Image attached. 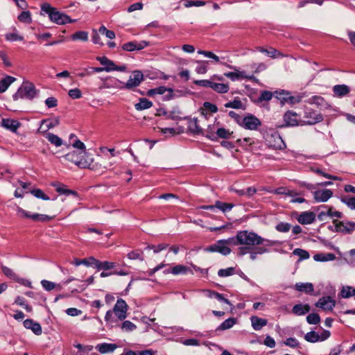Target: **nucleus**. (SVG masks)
<instances>
[{
	"mask_svg": "<svg viewBox=\"0 0 355 355\" xmlns=\"http://www.w3.org/2000/svg\"><path fill=\"white\" fill-rule=\"evenodd\" d=\"M63 158L82 168H89L98 172L103 171L105 168V167H103L101 164L94 163V159L92 155L87 153L86 150H73L66 154Z\"/></svg>",
	"mask_w": 355,
	"mask_h": 355,
	"instance_id": "obj_1",
	"label": "nucleus"
},
{
	"mask_svg": "<svg viewBox=\"0 0 355 355\" xmlns=\"http://www.w3.org/2000/svg\"><path fill=\"white\" fill-rule=\"evenodd\" d=\"M236 239L237 244L251 248L261 245L273 246L277 244V241L262 238L255 232H249L248 230L239 232L236 236Z\"/></svg>",
	"mask_w": 355,
	"mask_h": 355,
	"instance_id": "obj_2",
	"label": "nucleus"
},
{
	"mask_svg": "<svg viewBox=\"0 0 355 355\" xmlns=\"http://www.w3.org/2000/svg\"><path fill=\"white\" fill-rule=\"evenodd\" d=\"M42 10L49 15L51 21L59 25L73 23L77 21L76 19H71L69 16L58 11L55 8L51 7L48 3L42 5Z\"/></svg>",
	"mask_w": 355,
	"mask_h": 355,
	"instance_id": "obj_3",
	"label": "nucleus"
},
{
	"mask_svg": "<svg viewBox=\"0 0 355 355\" xmlns=\"http://www.w3.org/2000/svg\"><path fill=\"white\" fill-rule=\"evenodd\" d=\"M38 91L35 85L31 82H24L18 89L17 92L13 95L14 100L19 98H28L32 100L37 94Z\"/></svg>",
	"mask_w": 355,
	"mask_h": 355,
	"instance_id": "obj_4",
	"label": "nucleus"
},
{
	"mask_svg": "<svg viewBox=\"0 0 355 355\" xmlns=\"http://www.w3.org/2000/svg\"><path fill=\"white\" fill-rule=\"evenodd\" d=\"M144 80V75L140 71H135L126 83H121V89H131L139 85Z\"/></svg>",
	"mask_w": 355,
	"mask_h": 355,
	"instance_id": "obj_5",
	"label": "nucleus"
},
{
	"mask_svg": "<svg viewBox=\"0 0 355 355\" xmlns=\"http://www.w3.org/2000/svg\"><path fill=\"white\" fill-rule=\"evenodd\" d=\"M304 118L306 120L302 122V125H314L323 121V116L312 109L305 110Z\"/></svg>",
	"mask_w": 355,
	"mask_h": 355,
	"instance_id": "obj_6",
	"label": "nucleus"
},
{
	"mask_svg": "<svg viewBox=\"0 0 355 355\" xmlns=\"http://www.w3.org/2000/svg\"><path fill=\"white\" fill-rule=\"evenodd\" d=\"M333 223L335 225V230L337 232L351 234L355 230V223L354 222H343L334 220Z\"/></svg>",
	"mask_w": 355,
	"mask_h": 355,
	"instance_id": "obj_7",
	"label": "nucleus"
},
{
	"mask_svg": "<svg viewBox=\"0 0 355 355\" xmlns=\"http://www.w3.org/2000/svg\"><path fill=\"white\" fill-rule=\"evenodd\" d=\"M128 305L126 302L121 298L116 301L114 306L113 311L120 320H123L127 315Z\"/></svg>",
	"mask_w": 355,
	"mask_h": 355,
	"instance_id": "obj_8",
	"label": "nucleus"
},
{
	"mask_svg": "<svg viewBox=\"0 0 355 355\" xmlns=\"http://www.w3.org/2000/svg\"><path fill=\"white\" fill-rule=\"evenodd\" d=\"M205 251L209 252H219L223 255H227L231 252V249L224 245L223 242L219 240L213 245H211L205 249Z\"/></svg>",
	"mask_w": 355,
	"mask_h": 355,
	"instance_id": "obj_9",
	"label": "nucleus"
},
{
	"mask_svg": "<svg viewBox=\"0 0 355 355\" xmlns=\"http://www.w3.org/2000/svg\"><path fill=\"white\" fill-rule=\"evenodd\" d=\"M299 114L295 112L288 110L284 114V121L285 124L281 127L297 126L300 123Z\"/></svg>",
	"mask_w": 355,
	"mask_h": 355,
	"instance_id": "obj_10",
	"label": "nucleus"
},
{
	"mask_svg": "<svg viewBox=\"0 0 355 355\" xmlns=\"http://www.w3.org/2000/svg\"><path fill=\"white\" fill-rule=\"evenodd\" d=\"M261 125V121L252 114L245 116L242 121V125L245 129L251 130H257Z\"/></svg>",
	"mask_w": 355,
	"mask_h": 355,
	"instance_id": "obj_11",
	"label": "nucleus"
},
{
	"mask_svg": "<svg viewBox=\"0 0 355 355\" xmlns=\"http://www.w3.org/2000/svg\"><path fill=\"white\" fill-rule=\"evenodd\" d=\"M166 92H168V94L164 96V100L169 101L174 98L175 95L173 94V89L166 88L164 86H160L155 89H149L147 92V95L149 96H152L155 94H164Z\"/></svg>",
	"mask_w": 355,
	"mask_h": 355,
	"instance_id": "obj_12",
	"label": "nucleus"
},
{
	"mask_svg": "<svg viewBox=\"0 0 355 355\" xmlns=\"http://www.w3.org/2000/svg\"><path fill=\"white\" fill-rule=\"evenodd\" d=\"M315 305L324 311H332L336 306V301L330 296L322 297L318 300Z\"/></svg>",
	"mask_w": 355,
	"mask_h": 355,
	"instance_id": "obj_13",
	"label": "nucleus"
},
{
	"mask_svg": "<svg viewBox=\"0 0 355 355\" xmlns=\"http://www.w3.org/2000/svg\"><path fill=\"white\" fill-rule=\"evenodd\" d=\"M149 45V42L146 41H131L125 43L122 46V49L126 51H133L135 50L139 51L144 49Z\"/></svg>",
	"mask_w": 355,
	"mask_h": 355,
	"instance_id": "obj_14",
	"label": "nucleus"
},
{
	"mask_svg": "<svg viewBox=\"0 0 355 355\" xmlns=\"http://www.w3.org/2000/svg\"><path fill=\"white\" fill-rule=\"evenodd\" d=\"M232 134L233 132H230L229 130L224 128H220L216 130V134L214 132H209L206 135V137L212 141H216L218 138L230 139Z\"/></svg>",
	"mask_w": 355,
	"mask_h": 355,
	"instance_id": "obj_15",
	"label": "nucleus"
},
{
	"mask_svg": "<svg viewBox=\"0 0 355 355\" xmlns=\"http://www.w3.org/2000/svg\"><path fill=\"white\" fill-rule=\"evenodd\" d=\"M2 272L8 278L14 280L16 282H18L23 285H27V281L24 279L20 278L18 275H17L11 268L1 266Z\"/></svg>",
	"mask_w": 355,
	"mask_h": 355,
	"instance_id": "obj_16",
	"label": "nucleus"
},
{
	"mask_svg": "<svg viewBox=\"0 0 355 355\" xmlns=\"http://www.w3.org/2000/svg\"><path fill=\"white\" fill-rule=\"evenodd\" d=\"M234 71L226 72L224 73V76L230 78L232 81H236L239 79H248L252 80L253 78L252 76H248L245 74V71H241L236 69H234Z\"/></svg>",
	"mask_w": 355,
	"mask_h": 355,
	"instance_id": "obj_17",
	"label": "nucleus"
},
{
	"mask_svg": "<svg viewBox=\"0 0 355 355\" xmlns=\"http://www.w3.org/2000/svg\"><path fill=\"white\" fill-rule=\"evenodd\" d=\"M59 123H60V119L58 117H55L52 120L43 119L41 121V125H40V128L38 129V131L45 132L48 130L51 129V128L58 125Z\"/></svg>",
	"mask_w": 355,
	"mask_h": 355,
	"instance_id": "obj_18",
	"label": "nucleus"
},
{
	"mask_svg": "<svg viewBox=\"0 0 355 355\" xmlns=\"http://www.w3.org/2000/svg\"><path fill=\"white\" fill-rule=\"evenodd\" d=\"M297 220L302 225L311 224L315 220V215L312 211H304L299 215Z\"/></svg>",
	"mask_w": 355,
	"mask_h": 355,
	"instance_id": "obj_19",
	"label": "nucleus"
},
{
	"mask_svg": "<svg viewBox=\"0 0 355 355\" xmlns=\"http://www.w3.org/2000/svg\"><path fill=\"white\" fill-rule=\"evenodd\" d=\"M24 326L28 329H31L35 335H41L42 329L41 325L32 319H26L24 321Z\"/></svg>",
	"mask_w": 355,
	"mask_h": 355,
	"instance_id": "obj_20",
	"label": "nucleus"
},
{
	"mask_svg": "<svg viewBox=\"0 0 355 355\" xmlns=\"http://www.w3.org/2000/svg\"><path fill=\"white\" fill-rule=\"evenodd\" d=\"M333 196L330 189L316 191L313 193V197L317 202H327Z\"/></svg>",
	"mask_w": 355,
	"mask_h": 355,
	"instance_id": "obj_21",
	"label": "nucleus"
},
{
	"mask_svg": "<svg viewBox=\"0 0 355 355\" xmlns=\"http://www.w3.org/2000/svg\"><path fill=\"white\" fill-rule=\"evenodd\" d=\"M191 272V270L189 267L183 266V265H176L171 268L166 269L164 271V274L172 273L174 275H181V274H187V272Z\"/></svg>",
	"mask_w": 355,
	"mask_h": 355,
	"instance_id": "obj_22",
	"label": "nucleus"
},
{
	"mask_svg": "<svg viewBox=\"0 0 355 355\" xmlns=\"http://www.w3.org/2000/svg\"><path fill=\"white\" fill-rule=\"evenodd\" d=\"M1 125L10 131L15 132L21 125V123L17 120L11 119H3L1 121Z\"/></svg>",
	"mask_w": 355,
	"mask_h": 355,
	"instance_id": "obj_23",
	"label": "nucleus"
},
{
	"mask_svg": "<svg viewBox=\"0 0 355 355\" xmlns=\"http://www.w3.org/2000/svg\"><path fill=\"white\" fill-rule=\"evenodd\" d=\"M90 259L94 263V267L98 270H110L115 267L114 262L100 261L99 260L96 259L93 257H90Z\"/></svg>",
	"mask_w": 355,
	"mask_h": 355,
	"instance_id": "obj_24",
	"label": "nucleus"
},
{
	"mask_svg": "<svg viewBox=\"0 0 355 355\" xmlns=\"http://www.w3.org/2000/svg\"><path fill=\"white\" fill-rule=\"evenodd\" d=\"M117 347L116 344L107 343H100L96 346V349L101 354L113 352Z\"/></svg>",
	"mask_w": 355,
	"mask_h": 355,
	"instance_id": "obj_25",
	"label": "nucleus"
},
{
	"mask_svg": "<svg viewBox=\"0 0 355 355\" xmlns=\"http://www.w3.org/2000/svg\"><path fill=\"white\" fill-rule=\"evenodd\" d=\"M198 121L197 118L189 119L188 128L195 135H204L203 130L198 125Z\"/></svg>",
	"mask_w": 355,
	"mask_h": 355,
	"instance_id": "obj_26",
	"label": "nucleus"
},
{
	"mask_svg": "<svg viewBox=\"0 0 355 355\" xmlns=\"http://www.w3.org/2000/svg\"><path fill=\"white\" fill-rule=\"evenodd\" d=\"M52 186L55 187V191L60 194H63L65 196L73 195L76 197L78 196V193L76 191L69 189L66 188V187L63 184H60L58 183H53Z\"/></svg>",
	"mask_w": 355,
	"mask_h": 355,
	"instance_id": "obj_27",
	"label": "nucleus"
},
{
	"mask_svg": "<svg viewBox=\"0 0 355 355\" xmlns=\"http://www.w3.org/2000/svg\"><path fill=\"white\" fill-rule=\"evenodd\" d=\"M333 92L335 96L338 97H343L349 93L350 89L346 85H336L334 86Z\"/></svg>",
	"mask_w": 355,
	"mask_h": 355,
	"instance_id": "obj_28",
	"label": "nucleus"
},
{
	"mask_svg": "<svg viewBox=\"0 0 355 355\" xmlns=\"http://www.w3.org/2000/svg\"><path fill=\"white\" fill-rule=\"evenodd\" d=\"M250 320H251L252 326L253 329L256 331L261 330L268 323L267 320L263 319V318H260L257 316H252L250 318Z\"/></svg>",
	"mask_w": 355,
	"mask_h": 355,
	"instance_id": "obj_29",
	"label": "nucleus"
},
{
	"mask_svg": "<svg viewBox=\"0 0 355 355\" xmlns=\"http://www.w3.org/2000/svg\"><path fill=\"white\" fill-rule=\"evenodd\" d=\"M311 307L309 304H295L292 309L293 313L296 315H303L310 311Z\"/></svg>",
	"mask_w": 355,
	"mask_h": 355,
	"instance_id": "obj_30",
	"label": "nucleus"
},
{
	"mask_svg": "<svg viewBox=\"0 0 355 355\" xmlns=\"http://www.w3.org/2000/svg\"><path fill=\"white\" fill-rule=\"evenodd\" d=\"M310 104H315L320 108H325L328 107L326 101L320 96H313L308 100Z\"/></svg>",
	"mask_w": 355,
	"mask_h": 355,
	"instance_id": "obj_31",
	"label": "nucleus"
},
{
	"mask_svg": "<svg viewBox=\"0 0 355 355\" xmlns=\"http://www.w3.org/2000/svg\"><path fill=\"white\" fill-rule=\"evenodd\" d=\"M295 288L297 291L305 293H311L313 291V285L311 283H296Z\"/></svg>",
	"mask_w": 355,
	"mask_h": 355,
	"instance_id": "obj_32",
	"label": "nucleus"
},
{
	"mask_svg": "<svg viewBox=\"0 0 355 355\" xmlns=\"http://www.w3.org/2000/svg\"><path fill=\"white\" fill-rule=\"evenodd\" d=\"M16 80L15 78L7 76L0 81V93L5 92L8 87Z\"/></svg>",
	"mask_w": 355,
	"mask_h": 355,
	"instance_id": "obj_33",
	"label": "nucleus"
},
{
	"mask_svg": "<svg viewBox=\"0 0 355 355\" xmlns=\"http://www.w3.org/2000/svg\"><path fill=\"white\" fill-rule=\"evenodd\" d=\"M211 88L218 93L225 94L229 91L230 87L228 84L215 83L212 81Z\"/></svg>",
	"mask_w": 355,
	"mask_h": 355,
	"instance_id": "obj_34",
	"label": "nucleus"
},
{
	"mask_svg": "<svg viewBox=\"0 0 355 355\" xmlns=\"http://www.w3.org/2000/svg\"><path fill=\"white\" fill-rule=\"evenodd\" d=\"M236 318H230L222 322L220 325L217 327L216 331H225L229 329L236 323Z\"/></svg>",
	"mask_w": 355,
	"mask_h": 355,
	"instance_id": "obj_35",
	"label": "nucleus"
},
{
	"mask_svg": "<svg viewBox=\"0 0 355 355\" xmlns=\"http://www.w3.org/2000/svg\"><path fill=\"white\" fill-rule=\"evenodd\" d=\"M153 103L151 101L146 98H142L139 99V102L138 103L135 105V107L137 110H143L151 107Z\"/></svg>",
	"mask_w": 355,
	"mask_h": 355,
	"instance_id": "obj_36",
	"label": "nucleus"
},
{
	"mask_svg": "<svg viewBox=\"0 0 355 355\" xmlns=\"http://www.w3.org/2000/svg\"><path fill=\"white\" fill-rule=\"evenodd\" d=\"M46 138L51 144L55 145L57 147L62 145V139L51 132L46 133Z\"/></svg>",
	"mask_w": 355,
	"mask_h": 355,
	"instance_id": "obj_37",
	"label": "nucleus"
},
{
	"mask_svg": "<svg viewBox=\"0 0 355 355\" xmlns=\"http://www.w3.org/2000/svg\"><path fill=\"white\" fill-rule=\"evenodd\" d=\"M274 193L278 194V195H285V196H295L297 195V193L293 191L290 190L286 187H281L274 190Z\"/></svg>",
	"mask_w": 355,
	"mask_h": 355,
	"instance_id": "obj_38",
	"label": "nucleus"
},
{
	"mask_svg": "<svg viewBox=\"0 0 355 355\" xmlns=\"http://www.w3.org/2000/svg\"><path fill=\"white\" fill-rule=\"evenodd\" d=\"M225 107L234 109H245L243 104L238 97H236L232 101L225 103Z\"/></svg>",
	"mask_w": 355,
	"mask_h": 355,
	"instance_id": "obj_39",
	"label": "nucleus"
},
{
	"mask_svg": "<svg viewBox=\"0 0 355 355\" xmlns=\"http://www.w3.org/2000/svg\"><path fill=\"white\" fill-rule=\"evenodd\" d=\"M340 295L343 298H349L352 296H355V288L352 286H343Z\"/></svg>",
	"mask_w": 355,
	"mask_h": 355,
	"instance_id": "obj_40",
	"label": "nucleus"
},
{
	"mask_svg": "<svg viewBox=\"0 0 355 355\" xmlns=\"http://www.w3.org/2000/svg\"><path fill=\"white\" fill-rule=\"evenodd\" d=\"M71 38L73 40H81L85 42L88 40V33L83 31H77L71 35Z\"/></svg>",
	"mask_w": 355,
	"mask_h": 355,
	"instance_id": "obj_41",
	"label": "nucleus"
},
{
	"mask_svg": "<svg viewBox=\"0 0 355 355\" xmlns=\"http://www.w3.org/2000/svg\"><path fill=\"white\" fill-rule=\"evenodd\" d=\"M320 335L314 331L308 332L304 336V339L309 343H316L320 340Z\"/></svg>",
	"mask_w": 355,
	"mask_h": 355,
	"instance_id": "obj_42",
	"label": "nucleus"
},
{
	"mask_svg": "<svg viewBox=\"0 0 355 355\" xmlns=\"http://www.w3.org/2000/svg\"><path fill=\"white\" fill-rule=\"evenodd\" d=\"M293 254L297 255L300 257L299 261H302L304 259H307L309 258V253L303 249L296 248L293 251Z\"/></svg>",
	"mask_w": 355,
	"mask_h": 355,
	"instance_id": "obj_43",
	"label": "nucleus"
},
{
	"mask_svg": "<svg viewBox=\"0 0 355 355\" xmlns=\"http://www.w3.org/2000/svg\"><path fill=\"white\" fill-rule=\"evenodd\" d=\"M236 273V268L234 267H230L225 269H220L218 271V275L221 277H229Z\"/></svg>",
	"mask_w": 355,
	"mask_h": 355,
	"instance_id": "obj_44",
	"label": "nucleus"
},
{
	"mask_svg": "<svg viewBox=\"0 0 355 355\" xmlns=\"http://www.w3.org/2000/svg\"><path fill=\"white\" fill-rule=\"evenodd\" d=\"M216 208L219 209L223 212H226L227 211H230L234 207V205L232 203H227L218 200L216 202Z\"/></svg>",
	"mask_w": 355,
	"mask_h": 355,
	"instance_id": "obj_45",
	"label": "nucleus"
},
{
	"mask_svg": "<svg viewBox=\"0 0 355 355\" xmlns=\"http://www.w3.org/2000/svg\"><path fill=\"white\" fill-rule=\"evenodd\" d=\"M257 49L261 53H264L267 54L268 56L271 58H276L277 55H280L279 51L273 48H270L269 50L265 49L264 48L261 46L257 47Z\"/></svg>",
	"mask_w": 355,
	"mask_h": 355,
	"instance_id": "obj_46",
	"label": "nucleus"
},
{
	"mask_svg": "<svg viewBox=\"0 0 355 355\" xmlns=\"http://www.w3.org/2000/svg\"><path fill=\"white\" fill-rule=\"evenodd\" d=\"M41 284L42 285L43 288L48 291H50L54 288H58V290L61 289V286L60 285H56L55 283L48 280H42L41 282Z\"/></svg>",
	"mask_w": 355,
	"mask_h": 355,
	"instance_id": "obj_47",
	"label": "nucleus"
},
{
	"mask_svg": "<svg viewBox=\"0 0 355 355\" xmlns=\"http://www.w3.org/2000/svg\"><path fill=\"white\" fill-rule=\"evenodd\" d=\"M121 83H122L121 81L119 80H116L114 83H111L108 82H105L102 85L99 87V89H110V88H119L121 89Z\"/></svg>",
	"mask_w": 355,
	"mask_h": 355,
	"instance_id": "obj_48",
	"label": "nucleus"
},
{
	"mask_svg": "<svg viewBox=\"0 0 355 355\" xmlns=\"http://www.w3.org/2000/svg\"><path fill=\"white\" fill-rule=\"evenodd\" d=\"M18 19L21 22L30 24L32 21L31 12L29 11H23L18 16Z\"/></svg>",
	"mask_w": 355,
	"mask_h": 355,
	"instance_id": "obj_49",
	"label": "nucleus"
},
{
	"mask_svg": "<svg viewBox=\"0 0 355 355\" xmlns=\"http://www.w3.org/2000/svg\"><path fill=\"white\" fill-rule=\"evenodd\" d=\"M306 321L310 324H317L320 322V317L318 313H310L306 316Z\"/></svg>",
	"mask_w": 355,
	"mask_h": 355,
	"instance_id": "obj_50",
	"label": "nucleus"
},
{
	"mask_svg": "<svg viewBox=\"0 0 355 355\" xmlns=\"http://www.w3.org/2000/svg\"><path fill=\"white\" fill-rule=\"evenodd\" d=\"M74 347L79 349L80 355H85L89 354L93 349L92 345H83L81 344L74 345Z\"/></svg>",
	"mask_w": 355,
	"mask_h": 355,
	"instance_id": "obj_51",
	"label": "nucleus"
},
{
	"mask_svg": "<svg viewBox=\"0 0 355 355\" xmlns=\"http://www.w3.org/2000/svg\"><path fill=\"white\" fill-rule=\"evenodd\" d=\"M127 256L130 259L144 260L143 252L139 250L132 251L129 252Z\"/></svg>",
	"mask_w": 355,
	"mask_h": 355,
	"instance_id": "obj_52",
	"label": "nucleus"
},
{
	"mask_svg": "<svg viewBox=\"0 0 355 355\" xmlns=\"http://www.w3.org/2000/svg\"><path fill=\"white\" fill-rule=\"evenodd\" d=\"M277 98L282 103H286L288 102V97L290 95L289 92H285L284 90H282L281 92H276Z\"/></svg>",
	"mask_w": 355,
	"mask_h": 355,
	"instance_id": "obj_53",
	"label": "nucleus"
},
{
	"mask_svg": "<svg viewBox=\"0 0 355 355\" xmlns=\"http://www.w3.org/2000/svg\"><path fill=\"white\" fill-rule=\"evenodd\" d=\"M31 193L37 198H41L44 200H49L50 199L49 197L40 189H33L31 191Z\"/></svg>",
	"mask_w": 355,
	"mask_h": 355,
	"instance_id": "obj_54",
	"label": "nucleus"
},
{
	"mask_svg": "<svg viewBox=\"0 0 355 355\" xmlns=\"http://www.w3.org/2000/svg\"><path fill=\"white\" fill-rule=\"evenodd\" d=\"M125 355H154V352L151 349H146L142 351L128 350Z\"/></svg>",
	"mask_w": 355,
	"mask_h": 355,
	"instance_id": "obj_55",
	"label": "nucleus"
},
{
	"mask_svg": "<svg viewBox=\"0 0 355 355\" xmlns=\"http://www.w3.org/2000/svg\"><path fill=\"white\" fill-rule=\"evenodd\" d=\"M341 201L346 204L350 209H355V197H343Z\"/></svg>",
	"mask_w": 355,
	"mask_h": 355,
	"instance_id": "obj_56",
	"label": "nucleus"
},
{
	"mask_svg": "<svg viewBox=\"0 0 355 355\" xmlns=\"http://www.w3.org/2000/svg\"><path fill=\"white\" fill-rule=\"evenodd\" d=\"M136 328V325L129 320L124 321L121 324V329L125 331H132Z\"/></svg>",
	"mask_w": 355,
	"mask_h": 355,
	"instance_id": "obj_57",
	"label": "nucleus"
},
{
	"mask_svg": "<svg viewBox=\"0 0 355 355\" xmlns=\"http://www.w3.org/2000/svg\"><path fill=\"white\" fill-rule=\"evenodd\" d=\"M311 171L317 174L321 175L323 177H325V178L331 179V180H339L338 177L325 173L322 170H320V168H311Z\"/></svg>",
	"mask_w": 355,
	"mask_h": 355,
	"instance_id": "obj_58",
	"label": "nucleus"
},
{
	"mask_svg": "<svg viewBox=\"0 0 355 355\" xmlns=\"http://www.w3.org/2000/svg\"><path fill=\"white\" fill-rule=\"evenodd\" d=\"M276 230L280 232H287L291 229V225L288 223H280L276 225Z\"/></svg>",
	"mask_w": 355,
	"mask_h": 355,
	"instance_id": "obj_59",
	"label": "nucleus"
},
{
	"mask_svg": "<svg viewBox=\"0 0 355 355\" xmlns=\"http://www.w3.org/2000/svg\"><path fill=\"white\" fill-rule=\"evenodd\" d=\"M68 94L73 99H78V98H80L82 97V92L78 88L70 89L69 91Z\"/></svg>",
	"mask_w": 355,
	"mask_h": 355,
	"instance_id": "obj_60",
	"label": "nucleus"
},
{
	"mask_svg": "<svg viewBox=\"0 0 355 355\" xmlns=\"http://www.w3.org/2000/svg\"><path fill=\"white\" fill-rule=\"evenodd\" d=\"M272 97V93L269 91H263L261 93L259 101H268Z\"/></svg>",
	"mask_w": 355,
	"mask_h": 355,
	"instance_id": "obj_61",
	"label": "nucleus"
},
{
	"mask_svg": "<svg viewBox=\"0 0 355 355\" xmlns=\"http://www.w3.org/2000/svg\"><path fill=\"white\" fill-rule=\"evenodd\" d=\"M284 344L293 348L298 347L300 345L299 342L295 338H288L284 342Z\"/></svg>",
	"mask_w": 355,
	"mask_h": 355,
	"instance_id": "obj_62",
	"label": "nucleus"
},
{
	"mask_svg": "<svg viewBox=\"0 0 355 355\" xmlns=\"http://www.w3.org/2000/svg\"><path fill=\"white\" fill-rule=\"evenodd\" d=\"M5 37L6 39L8 41H21L24 39L22 36H20L15 33H7L6 34Z\"/></svg>",
	"mask_w": 355,
	"mask_h": 355,
	"instance_id": "obj_63",
	"label": "nucleus"
},
{
	"mask_svg": "<svg viewBox=\"0 0 355 355\" xmlns=\"http://www.w3.org/2000/svg\"><path fill=\"white\" fill-rule=\"evenodd\" d=\"M203 106L206 110L211 113H216L218 111L217 106L210 102H205Z\"/></svg>",
	"mask_w": 355,
	"mask_h": 355,
	"instance_id": "obj_64",
	"label": "nucleus"
}]
</instances>
